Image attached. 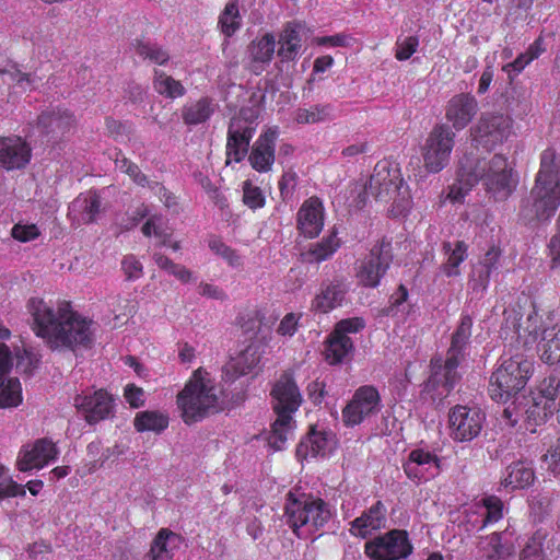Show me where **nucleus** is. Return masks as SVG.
I'll return each instance as SVG.
<instances>
[{"mask_svg": "<svg viewBox=\"0 0 560 560\" xmlns=\"http://www.w3.org/2000/svg\"><path fill=\"white\" fill-rule=\"evenodd\" d=\"M328 504L320 498L289 492L284 503V521L296 537L308 539L331 518Z\"/></svg>", "mask_w": 560, "mask_h": 560, "instance_id": "423d86ee", "label": "nucleus"}, {"mask_svg": "<svg viewBox=\"0 0 560 560\" xmlns=\"http://www.w3.org/2000/svg\"><path fill=\"white\" fill-rule=\"evenodd\" d=\"M38 126L51 138H59L74 128L75 117L68 109L56 108L42 113L38 117Z\"/></svg>", "mask_w": 560, "mask_h": 560, "instance_id": "c85d7f7f", "label": "nucleus"}, {"mask_svg": "<svg viewBox=\"0 0 560 560\" xmlns=\"http://www.w3.org/2000/svg\"><path fill=\"white\" fill-rule=\"evenodd\" d=\"M386 525V508L377 501L361 516L351 522L350 532L358 537L365 538L374 530L381 529Z\"/></svg>", "mask_w": 560, "mask_h": 560, "instance_id": "7c9ffc66", "label": "nucleus"}, {"mask_svg": "<svg viewBox=\"0 0 560 560\" xmlns=\"http://www.w3.org/2000/svg\"><path fill=\"white\" fill-rule=\"evenodd\" d=\"M258 112L255 108H242L229 125L226 141V164L240 163L248 153L249 143L256 131Z\"/></svg>", "mask_w": 560, "mask_h": 560, "instance_id": "9d476101", "label": "nucleus"}, {"mask_svg": "<svg viewBox=\"0 0 560 560\" xmlns=\"http://www.w3.org/2000/svg\"><path fill=\"white\" fill-rule=\"evenodd\" d=\"M448 420L453 440L470 442L480 434L486 415L476 406L457 405L450 410Z\"/></svg>", "mask_w": 560, "mask_h": 560, "instance_id": "2eb2a0df", "label": "nucleus"}, {"mask_svg": "<svg viewBox=\"0 0 560 560\" xmlns=\"http://www.w3.org/2000/svg\"><path fill=\"white\" fill-rule=\"evenodd\" d=\"M71 210L80 213L82 222H94L101 211V198L95 191H89L72 202Z\"/></svg>", "mask_w": 560, "mask_h": 560, "instance_id": "79ce46f5", "label": "nucleus"}, {"mask_svg": "<svg viewBox=\"0 0 560 560\" xmlns=\"http://www.w3.org/2000/svg\"><path fill=\"white\" fill-rule=\"evenodd\" d=\"M220 396L221 389L210 378L202 377L200 370H197L177 396L184 422L191 424L217 412L220 409Z\"/></svg>", "mask_w": 560, "mask_h": 560, "instance_id": "0eeeda50", "label": "nucleus"}, {"mask_svg": "<svg viewBox=\"0 0 560 560\" xmlns=\"http://www.w3.org/2000/svg\"><path fill=\"white\" fill-rule=\"evenodd\" d=\"M381 409L378 390L372 385H363L342 409V421L347 427H355L375 417Z\"/></svg>", "mask_w": 560, "mask_h": 560, "instance_id": "4468645a", "label": "nucleus"}, {"mask_svg": "<svg viewBox=\"0 0 560 560\" xmlns=\"http://www.w3.org/2000/svg\"><path fill=\"white\" fill-rule=\"evenodd\" d=\"M364 327L365 320L362 317H351L338 322L332 331L340 336H348V334L359 332Z\"/></svg>", "mask_w": 560, "mask_h": 560, "instance_id": "e2e57ef3", "label": "nucleus"}, {"mask_svg": "<svg viewBox=\"0 0 560 560\" xmlns=\"http://www.w3.org/2000/svg\"><path fill=\"white\" fill-rule=\"evenodd\" d=\"M477 504L479 513L483 514L487 525L494 524L502 518L503 503L498 497H486Z\"/></svg>", "mask_w": 560, "mask_h": 560, "instance_id": "3c124183", "label": "nucleus"}, {"mask_svg": "<svg viewBox=\"0 0 560 560\" xmlns=\"http://www.w3.org/2000/svg\"><path fill=\"white\" fill-rule=\"evenodd\" d=\"M364 191L378 201H392L390 212L394 217L402 215L411 208L412 199L409 186L405 184L400 168L394 162L378 161Z\"/></svg>", "mask_w": 560, "mask_h": 560, "instance_id": "39448f33", "label": "nucleus"}, {"mask_svg": "<svg viewBox=\"0 0 560 560\" xmlns=\"http://www.w3.org/2000/svg\"><path fill=\"white\" fill-rule=\"evenodd\" d=\"M334 118L335 109L330 104H315L294 112V121L300 125L319 124Z\"/></svg>", "mask_w": 560, "mask_h": 560, "instance_id": "58836bf2", "label": "nucleus"}, {"mask_svg": "<svg viewBox=\"0 0 560 560\" xmlns=\"http://www.w3.org/2000/svg\"><path fill=\"white\" fill-rule=\"evenodd\" d=\"M325 209L318 197H311L301 205L296 213V226L302 235L314 238L324 228Z\"/></svg>", "mask_w": 560, "mask_h": 560, "instance_id": "4be33fe9", "label": "nucleus"}, {"mask_svg": "<svg viewBox=\"0 0 560 560\" xmlns=\"http://www.w3.org/2000/svg\"><path fill=\"white\" fill-rule=\"evenodd\" d=\"M208 246L217 256L224 259L229 266L237 268L242 265V258L235 249L228 246L220 238L212 237L208 242Z\"/></svg>", "mask_w": 560, "mask_h": 560, "instance_id": "864d4df0", "label": "nucleus"}, {"mask_svg": "<svg viewBox=\"0 0 560 560\" xmlns=\"http://www.w3.org/2000/svg\"><path fill=\"white\" fill-rule=\"evenodd\" d=\"M500 256L501 250L493 246L472 266L468 284L474 292L483 293L487 290L492 273L500 267Z\"/></svg>", "mask_w": 560, "mask_h": 560, "instance_id": "cd10ccee", "label": "nucleus"}, {"mask_svg": "<svg viewBox=\"0 0 560 560\" xmlns=\"http://www.w3.org/2000/svg\"><path fill=\"white\" fill-rule=\"evenodd\" d=\"M125 398L132 408H139L144 404L143 389L133 384H129L125 388Z\"/></svg>", "mask_w": 560, "mask_h": 560, "instance_id": "774afa93", "label": "nucleus"}, {"mask_svg": "<svg viewBox=\"0 0 560 560\" xmlns=\"http://www.w3.org/2000/svg\"><path fill=\"white\" fill-rule=\"evenodd\" d=\"M302 32L303 26L298 23H289L282 31L278 40V56L282 61L294 60L301 54Z\"/></svg>", "mask_w": 560, "mask_h": 560, "instance_id": "72a5a7b5", "label": "nucleus"}, {"mask_svg": "<svg viewBox=\"0 0 560 560\" xmlns=\"http://www.w3.org/2000/svg\"><path fill=\"white\" fill-rule=\"evenodd\" d=\"M458 366H451L448 360L441 358L431 360V375L424 385V392L433 400H441L446 397L458 381Z\"/></svg>", "mask_w": 560, "mask_h": 560, "instance_id": "6ab92c4d", "label": "nucleus"}, {"mask_svg": "<svg viewBox=\"0 0 560 560\" xmlns=\"http://www.w3.org/2000/svg\"><path fill=\"white\" fill-rule=\"evenodd\" d=\"M218 109V103L208 96L187 102L180 109L185 125L197 126L207 122Z\"/></svg>", "mask_w": 560, "mask_h": 560, "instance_id": "2f4dec72", "label": "nucleus"}, {"mask_svg": "<svg viewBox=\"0 0 560 560\" xmlns=\"http://www.w3.org/2000/svg\"><path fill=\"white\" fill-rule=\"evenodd\" d=\"M32 330L51 351L89 349L93 345V322L73 311L68 302L56 305L42 298L27 302Z\"/></svg>", "mask_w": 560, "mask_h": 560, "instance_id": "f257e3e1", "label": "nucleus"}, {"mask_svg": "<svg viewBox=\"0 0 560 560\" xmlns=\"http://www.w3.org/2000/svg\"><path fill=\"white\" fill-rule=\"evenodd\" d=\"M242 19L238 7L235 2L226 3L224 10L219 16V27L221 32L230 37L241 27Z\"/></svg>", "mask_w": 560, "mask_h": 560, "instance_id": "8fccbe9b", "label": "nucleus"}, {"mask_svg": "<svg viewBox=\"0 0 560 560\" xmlns=\"http://www.w3.org/2000/svg\"><path fill=\"white\" fill-rule=\"evenodd\" d=\"M337 230L334 228L329 235L320 242L314 243L301 254L302 260L307 264L322 262L329 259L340 247V240L337 237Z\"/></svg>", "mask_w": 560, "mask_h": 560, "instance_id": "f704fd0d", "label": "nucleus"}, {"mask_svg": "<svg viewBox=\"0 0 560 560\" xmlns=\"http://www.w3.org/2000/svg\"><path fill=\"white\" fill-rule=\"evenodd\" d=\"M353 350V342L348 336L337 335L331 331L325 341V358L329 364H337Z\"/></svg>", "mask_w": 560, "mask_h": 560, "instance_id": "4c0bfd02", "label": "nucleus"}, {"mask_svg": "<svg viewBox=\"0 0 560 560\" xmlns=\"http://www.w3.org/2000/svg\"><path fill=\"white\" fill-rule=\"evenodd\" d=\"M278 137L277 129H268L260 135L252 147L248 161L252 167L260 173L271 170L275 162V143Z\"/></svg>", "mask_w": 560, "mask_h": 560, "instance_id": "bb28decb", "label": "nucleus"}, {"mask_svg": "<svg viewBox=\"0 0 560 560\" xmlns=\"http://www.w3.org/2000/svg\"><path fill=\"white\" fill-rule=\"evenodd\" d=\"M349 291L350 282L346 277L337 276L331 280L324 281L312 301V310L327 314L341 307Z\"/></svg>", "mask_w": 560, "mask_h": 560, "instance_id": "a211bd4d", "label": "nucleus"}, {"mask_svg": "<svg viewBox=\"0 0 560 560\" xmlns=\"http://www.w3.org/2000/svg\"><path fill=\"white\" fill-rule=\"evenodd\" d=\"M533 373V362L523 354L504 359L490 377L489 392L492 399L506 401L523 389Z\"/></svg>", "mask_w": 560, "mask_h": 560, "instance_id": "6e6552de", "label": "nucleus"}, {"mask_svg": "<svg viewBox=\"0 0 560 560\" xmlns=\"http://www.w3.org/2000/svg\"><path fill=\"white\" fill-rule=\"evenodd\" d=\"M133 425L138 432L161 433L168 427V416L156 410L141 411L136 415Z\"/></svg>", "mask_w": 560, "mask_h": 560, "instance_id": "ea45409f", "label": "nucleus"}, {"mask_svg": "<svg viewBox=\"0 0 560 560\" xmlns=\"http://www.w3.org/2000/svg\"><path fill=\"white\" fill-rule=\"evenodd\" d=\"M393 260L392 245L382 241L375 244L370 253L357 262L355 278L360 285L376 288L385 276Z\"/></svg>", "mask_w": 560, "mask_h": 560, "instance_id": "ddd939ff", "label": "nucleus"}, {"mask_svg": "<svg viewBox=\"0 0 560 560\" xmlns=\"http://www.w3.org/2000/svg\"><path fill=\"white\" fill-rule=\"evenodd\" d=\"M121 268L128 280H137L143 275L142 264L132 255L122 259Z\"/></svg>", "mask_w": 560, "mask_h": 560, "instance_id": "0e129e2a", "label": "nucleus"}, {"mask_svg": "<svg viewBox=\"0 0 560 560\" xmlns=\"http://www.w3.org/2000/svg\"><path fill=\"white\" fill-rule=\"evenodd\" d=\"M260 357L253 347H247L236 358H234L226 368V372L233 371L232 377H238L250 373L259 363Z\"/></svg>", "mask_w": 560, "mask_h": 560, "instance_id": "c03bdc74", "label": "nucleus"}, {"mask_svg": "<svg viewBox=\"0 0 560 560\" xmlns=\"http://www.w3.org/2000/svg\"><path fill=\"white\" fill-rule=\"evenodd\" d=\"M530 405L523 412L525 415V420L527 422V430L535 432L534 427L544 423L548 416L552 415L555 411L553 402L551 405H546L542 401H538L534 396L532 397Z\"/></svg>", "mask_w": 560, "mask_h": 560, "instance_id": "49530a36", "label": "nucleus"}, {"mask_svg": "<svg viewBox=\"0 0 560 560\" xmlns=\"http://www.w3.org/2000/svg\"><path fill=\"white\" fill-rule=\"evenodd\" d=\"M455 132L445 124L436 125L422 148L423 164L428 172L439 173L450 162Z\"/></svg>", "mask_w": 560, "mask_h": 560, "instance_id": "f8f14e48", "label": "nucleus"}, {"mask_svg": "<svg viewBox=\"0 0 560 560\" xmlns=\"http://www.w3.org/2000/svg\"><path fill=\"white\" fill-rule=\"evenodd\" d=\"M479 182L494 198H508L515 187L508 159L502 154H494L490 160L466 158L460 162L457 179L451 186L448 197L459 201Z\"/></svg>", "mask_w": 560, "mask_h": 560, "instance_id": "f03ea898", "label": "nucleus"}, {"mask_svg": "<svg viewBox=\"0 0 560 560\" xmlns=\"http://www.w3.org/2000/svg\"><path fill=\"white\" fill-rule=\"evenodd\" d=\"M336 434L326 429L312 428L306 438L296 447V456L300 459L326 456L336 448Z\"/></svg>", "mask_w": 560, "mask_h": 560, "instance_id": "b1692460", "label": "nucleus"}, {"mask_svg": "<svg viewBox=\"0 0 560 560\" xmlns=\"http://www.w3.org/2000/svg\"><path fill=\"white\" fill-rule=\"evenodd\" d=\"M471 329V317L469 315H463L457 328L452 335L451 346L446 352V360L450 361L451 366H458L467 354Z\"/></svg>", "mask_w": 560, "mask_h": 560, "instance_id": "c756f323", "label": "nucleus"}, {"mask_svg": "<svg viewBox=\"0 0 560 560\" xmlns=\"http://www.w3.org/2000/svg\"><path fill=\"white\" fill-rule=\"evenodd\" d=\"M478 112V102L471 94L454 95L447 103L445 117L456 130L464 129Z\"/></svg>", "mask_w": 560, "mask_h": 560, "instance_id": "a878e982", "label": "nucleus"}, {"mask_svg": "<svg viewBox=\"0 0 560 560\" xmlns=\"http://www.w3.org/2000/svg\"><path fill=\"white\" fill-rule=\"evenodd\" d=\"M534 397L546 405L553 402L555 409L558 411L560 409V380L557 377L545 378Z\"/></svg>", "mask_w": 560, "mask_h": 560, "instance_id": "de8ad7c7", "label": "nucleus"}, {"mask_svg": "<svg viewBox=\"0 0 560 560\" xmlns=\"http://www.w3.org/2000/svg\"><path fill=\"white\" fill-rule=\"evenodd\" d=\"M10 79L15 83L16 86L22 90H32L38 86V79L28 73H23L19 70L10 73Z\"/></svg>", "mask_w": 560, "mask_h": 560, "instance_id": "338daca9", "label": "nucleus"}, {"mask_svg": "<svg viewBox=\"0 0 560 560\" xmlns=\"http://www.w3.org/2000/svg\"><path fill=\"white\" fill-rule=\"evenodd\" d=\"M272 406L277 415L268 435V445L273 451H281L289 439L293 436L295 421L293 413L302 404L300 389L289 373L282 374L275 383L272 390Z\"/></svg>", "mask_w": 560, "mask_h": 560, "instance_id": "20e7f679", "label": "nucleus"}, {"mask_svg": "<svg viewBox=\"0 0 560 560\" xmlns=\"http://www.w3.org/2000/svg\"><path fill=\"white\" fill-rule=\"evenodd\" d=\"M412 546L405 530L393 529L365 544V553L373 560H399L407 558Z\"/></svg>", "mask_w": 560, "mask_h": 560, "instance_id": "dca6fc26", "label": "nucleus"}, {"mask_svg": "<svg viewBox=\"0 0 560 560\" xmlns=\"http://www.w3.org/2000/svg\"><path fill=\"white\" fill-rule=\"evenodd\" d=\"M512 127L513 121L508 115L485 113L470 128L471 145L477 150L491 151L510 138Z\"/></svg>", "mask_w": 560, "mask_h": 560, "instance_id": "9b49d317", "label": "nucleus"}, {"mask_svg": "<svg viewBox=\"0 0 560 560\" xmlns=\"http://www.w3.org/2000/svg\"><path fill=\"white\" fill-rule=\"evenodd\" d=\"M560 556V540L546 530L538 529L527 540L520 560H555Z\"/></svg>", "mask_w": 560, "mask_h": 560, "instance_id": "5701e85b", "label": "nucleus"}, {"mask_svg": "<svg viewBox=\"0 0 560 560\" xmlns=\"http://www.w3.org/2000/svg\"><path fill=\"white\" fill-rule=\"evenodd\" d=\"M75 408L84 415L89 423H95L107 418L114 408V400L105 390H96L93 394L84 393L74 398Z\"/></svg>", "mask_w": 560, "mask_h": 560, "instance_id": "412c9836", "label": "nucleus"}, {"mask_svg": "<svg viewBox=\"0 0 560 560\" xmlns=\"http://www.w3.org/2000/svg\"><path fill=\"white\" fill-rule=\"evenodd\" d=\"M560 205V154L548 148L540 155L535 185L523 200L521 217L527 223L547 221Z\"/></svg>", "mask_w": 560, "mask_h": 560, "instance_id": "7ed1b4c3", "label": "nucleus"}, {"mask_svg": "<svg viewBox=\"0 0 560 560\" xmlns=\"http://www.w3.org/2000/svg\"><path fill=\"white\" fill-rule=\"evenodd\" d=\"M153 88L160 95L167 98H178L186 94V89L182 82L162 70L154 71Z\"/></svg>", "mask_w": 560, "mask_h": 560, "instance_id": "37998d69", "label": "nucleus"}, {"mask_svg": "<svg viewBox=\"0 0 560 560\" xmlns=\"http://www.w3.org/2000/svg\"><path fill=\"white\" fill-rule=\"evenodd\" d=\"M275 49V36L268 33L250 43L247 52L252 62V69L255 73H260L265 65L271 61Z\"/></svg>", "mask_w": 560, "mask_h": 560, "instance_id": "473e14b6", "label": "nucleus"}, {"mask_svg": "<svg viewBox=\"0 0 560 560\" xmlns=\"http://www.w3.org/2000/svg\"><path fill=\"white\" fill-rule=\"evenodd\" d=\"M480 550L490 560L502 559L513 553L512 546L502 542V535L500 533H492L489 536L482 537Z\"/></svg>", "mask_w": 560, "mask_h": 560, "instance_id": "a18cd8bd", "label": "nucleus"}, {"mask_svg": "<svg viewBox=\"0 0 560 560\" xmlns=\"http://www.w3.org/2000/svg\"><path fill=\"white\" fill-rule=\"evenodd\" d=\"M404 471L407 477L416 482L427 481L440 472V458L432 452L416 448L404 463Z\"/></svg>", "mask_w": 560, "mask_h": 560, "instance_id": "aec40b11", "label": "nucleus"}, {"mask_svg": "<svg viewBox=\"0 0 560 560\" xmlns=\"http://www.w3.org/2000/svg\"><path fill=\"white\" fill-rule=\"evenodd\" d=\"M115 166L122 173H126L138 185H147L148 177L140 171L137 164L126 158L120 151L116 153L114 159Z\"/></svg>", "mask_w": 560, "mask_h": 560, "instance_id": "603ef678", "label": "nucleus"}, {"mask_svg": "<svg viewBox=\"0 0 560 560\" xmlns=\"http://www.w3.org/2000/svg\"><path fill=\"white\" fill-rule=\"evenodd\" d=\"M534 469L529 463L511 464L501 480V486L509 490L524 489L534 482Z\"/></svg>", "mask_w": 560, "mask_h": 560, "instance_id": "c9c22d12", "label": "nucleus"}, {"mask_svg": "<svg viewBox=\"0 0 560 560\" xmlns=\"http://www.w3.org/2000/svg\"><path fill=\"white\" fill-rule=\"evenodd\" d=\"M59 455L56 444L48 439H38L32 443L24 444L16 458V468L22 471L42 469Z\"/></svg>", "mask_w": 560, "mask_h": 560, "instance_id": "f3484780", "label": "nucleus"}, {"mask_svg": "<svg viewBox=\"0 0 560 560\" xmlns=\"http://www.w3.org/2000/svg\"><path fill=\"white\" fill-rule=\"evenodd\" d=\"M11 235L20 242H30L39 235V231L35 224H15L11 230Z\"/></svg>", "mask_w": 560, "mask_h": 560, "instance_id": "69168bd1", "label": "nucleus"}, {"mask_svg": "<svg viewBox=\"0 0 560 560\" xmlns=\"http://www.w3.org/2000/svg\"><path fill=\"white\" fill-rule=\"evenodd\" d=\"M408 298V291L404 285H400L398 290L390 296V305L383 310V314L392 317H399L405 314V302Z\"/></svg>", "mask_w": 560, "mask_h": 560, "instance_id": "bf43d9fd", "label": "nucleus"}, {"mask_svg": "<svg viewBox=\"0 0 560 560\" xmlns=\"http://www.w3.org/2000/svg\"><path fill=\"white\" fill-rule=\"evenodd\" d=\"M525 346L537 345L540 359L547 364L560 362V324L542 328V319L536 313L528 314L526 320L516 328Z\"/></svg>", "mask_w": 560, "mask_h": 560, "instance_id": "1a4fd4ad", "label": "nucleus"}, {"mask_svg": "<svg viewBox=\"0 0 560 560\" xmlns=\"http://www.w3.org/2000/svg\"><path fill=\"white\" fill-rule=\"evenodd\" d=\"M178 541V536L167 529H161L154 538L149 558L150 560H172L174 557L173 545Z\"/></svg>", "mask_w": 560, "mask_h": 560, "instance_id": "a19ab883", "label": "nucleus"}, {"mask_svg": "<svg viewBox=\"0 0 560 560\" xmlns=\"http://www.w3.org/2000/svg\"><path fill=\"white\" fill-rule=\"evenodd\" d=\"M464 526L466 532L481 530L488 526L483 514L479 513L477 503L465 510Z\"/></svg>", "mask_w": 560, "mask_h": 560, "instance_id": "052dcab7", "label": "nucleus"}, {"mask_svg": "<svg viewBox=\"0 0 560 560\" xmlns=\"http://www.w3.org/2000/svg\"><path fill=\"white\" fill-rule=\"evenodd\" d=\"M468 246L463 241L455 243L446 242L443 244L445 261L441 265V271L447 278L459 277V266L467 258Z\"/></svg>", "mask_w": 560, "mask_h": 560, "instance_id": "e433bc0d", "label": "nucleus"}, {"mask_svg": "<svg viewBox=\"0 0 560 560\" xmlns=\"http://www.w3.org/2000/svg\"><path fill=\"white\" fill-rule=\"evenodd\" d=\"M137 54L143 59L160 66L165 65L170 59V55L166 50L150 43H140L137 46Z\"/></svg>", "mask_w": 560, "mask_h": 560, "instance_id": "5fc2aeb1", "label": "nucleus"}, {"mask_svg": "<svg viewBox=\"0 0 560 560\" xmlns=\"http://www.w3.org/2000/svg\"><path fill=\"white\" fill-rule=\"evenodd\" d=\"M22 401V388L18 378L0 381V407H15Z\"/></svg>", "mask_w": 560, "mask_h": 560, "instance_id": "09e8293b", "label": "nucleus"}, {"mask_svg": "<svg viewBox=\"0 0 560 560\" xmlns=\"http://www.w3.org/2000/svg\"><path fill=\"white\" fill-rule=\"evenodd\" d=\"M7 471L8 469L0 464V500L4 498L24 497L26 492L23 485L8 477Z\"/></svg>", "mask_w": 560, "mask_h": 560, "instance_id": "6e6d98bb", "label": "nucleus"}, {"mask_svg": "<svg viewBox=\"0 0 560 560\" xmlns=\"http://www.w3.org/2000/svg\"><path fill=\"white\" fill-rule=\"evenodd\" d=\"M142 233L145 236L154 235L160 240L161 245H167L168 233L166 232L162 217H151L142 226Z\"/></svg>", "mask_w": 560, "mask_h": 560, "instance_id": "13d9d810", "label": "nucleus"}, {"mask_svg": "<svg viewBox=\"0 0 560 560\" xmlns=\"http://www.w3.org/2000/svg\"><path fill=\"white\" fill-rule=\"evenodd\" d=\"M31 156V147L21 137H0V167L8 171L23 168Z\"/></svg>", "mask_w": 560, "mask_h": 560, "instance_id": "393cba45", "label": "nucleus"}, {"mask_svg": "<svg viewBox=\"0 0 560 560\" xmlns=\"http://www.w3.org/2000/svg\"><path fill=\"white\" fill-rule=\"evenodd\" d=\"M417 36L398 37L395 44V57L399 61L408 60L418 49Z\"/></svg>", "mask_w": 560, "mask_h": 560, "instance_id": "4d7b16f0", "label": "nucleus"}, {"mask_svg": "<svg viewBox=\"0 0 560 560\" xmlns=\"http://www.w3.org/2000/svg\"><path fill=\"white\" fill-rule=\"evenodd\" d=\"M243 201L250 209H257L265 205V197L260 188L246 180L243 185Z\"/></svg>", "mask_w": 560, "mask_h": 560, "instance_id": "680f3d73", "label": "nucleus"}]
</instances>
